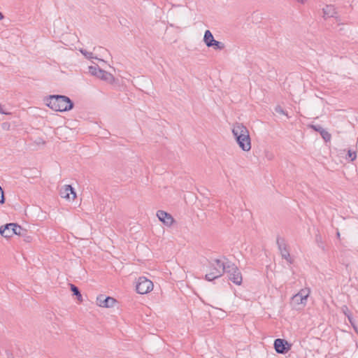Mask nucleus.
<instances>
[{
  "mask_svg": "<svg viewBox=\"0 0 358 358\" xmlns=\"http://www.w3.org/2000/svg\"><path fill=\"white\" fill-rule=\"evenodd\" d=\"M320 236H316V241L318 242L320 241Z\"/></svg>",
  "mask_w": 358,
  "mask_h": 358,
  "instance_id": "obj_27",
  "label": "nucleus"
},
{
  "mask_svg": "<svg viewBox=\"0 0 358 358\" xmlns=\"http://www.w3.org/2000/svg\"><path fill=\"white\" fill-rule=\"evenodd\" d=\"M275 111L278 114L287 115L286 112L282 109V108L280 106H277L275 108Z\"/></svg>",
  "mask_w": 358,
  "mask_h": 358,
  "instance_id": "obj_21",
  "label": "nucleus"
},
{
  "mask_svg": "<svg viewBox=\"0 0 358 358\" xmlns=\"http://www.w3.org/2000/svg\"><path fill=\"white\" fill-rule=\"evenodd\" d=\"M3 18H4L3 15L2 14V13L0 12V20H3Z\"/></svg>",
  "mask_w": 358,
  "mask_h": 358,
  "instance_id": "obj_26",
  "label": "nucleus"
},
{
  "mask_svg": "<svg viewBox=\"0 0 358 358\" xmlns=\"http://www.w3.org/2000/svg\"><path fill=\"white\" fill-rule=\"evenodd\" d=\"M310 127L313 129L315 131H318L320 134L324 129L320 125H310Z\"/></svg>",
  "mask_w": 358,
  "mask_h": 358,
  "instance_id": "obj_22",
  "label": "nucleus"
},
{
  "mask_svg": "<svg viewBox=\"0 0 358 358\" xmlns=\"http://www.w3.org/2000/svg\"><path fill=\"white\" fill-rule=\"evenodd\" d=\"M320 135L325 142H329L331 141V135L325 129H323L321 131Z\"/></svg>",
  "mask_w": 358,
  "mask_h": 358,
  "instance_id": "obj_17",
  "label": "nucleus"
},
{
  "mask_svg": "<svg viewBox=\"0 0 358 358\" xmlns=\"http://www.w3.org/2000/svg\"><path fill=\"white\" fill-rule=\"evenodd\" d=\"M298 2L303 3V0H296Z\"/></svg>",
  "mask_w": 358,
  "mask_h": 358,
  "instance_id": "obj_30",
  "label": "nucleus"
},
{
  "mask_svg": "<svg viewBox=\"0 0 358 358\" xmlns=\"http://www.w3.org/2000/svg\"><path fill=\"white\" fill-rule=\"evenodd\" d=\"M45 101L46 106L55 111H69L74 106L70 98L64 95H50L45 98Z\"/></svg>",
  "mask_w": 358,
  "mask_h": 358,
  "instance_id": "obj_1",
  "label": "nucleus"
},
{
  "mask_svg": "<svg viewBox=\"0 0 358 358\" xmlns=\"http://www.w3.org/2000/svg\"><path fill=\"white\" fill-rule=\"evenodd\" d=\"M80 52L87 59L94 58L92 52L81 49Z\"/></svg>",
  "mask_w": 358,
  "mask_h": 358,
  "instance_id": "obj_20",
  "label": "nucleus"
},
{
  "mask_svg": "<svg viewBox=\"0 0 358 358\" xmlns=\"http://www.w3.org/2000/svg\"><path fill=\"white\" fill-rule=\"evenodd\" d=\"M27 231L15 223L6 224L0 228V234L5 238H10L13 235L25 236Z\"/></svg>",
  "mask_w": 358,
  "mask_h": 358,
  "instance_id": "obj_4",
  "label": "nucleus"
},
{
  "mask_svg": "<svg viewBox=\"0 0 358 358\" xmlns=\"http://www.w3.org/2000/svg\"><path fill=\"white\" fill-rule=\"evenodd\" d=\"M0 113L8 114V112L3 109V106L1 104H0Z\"/></svg>",
  "mask_w": 358,
  "mask_h": 358,
  "instance_id": "obj_24",
  "label": "nucleus"
},
{
  "mask_svg": "<svg viewBox=\"0 0 358 358\" xmlns=\"http://www.w3.org/2000/svg\"><path fill=\"white\" fill-rule=\"evenodd\" d=\"M228 265V261L227 262H222L221 260L215 259L209 262V273L205 275V279L208 281H213L221 277L224 273H226L227 266Z\"/></svg>",
  "mask_w": 358,
  "mask_h": 358,
  "instance_id": "obj_3",
  "label": "nucleus"
},
{
  "mask_svg": "<svg viewBox=\"0 0 358 358\" xmlns=\"http://www.w3.org/2000/svg\"><path fill=\"white\" fill-rule=\"evenodd\" d=\"M290 347L285 339L277 338L274 341V348L278 353L285 354L290 350Z\"/></svg>",
  "mask_w": 358,
  "mask_h": 358,
  "instance_id": "obj_9",
  "label": "nucleus"
},
{
  "mask_svg": "<svg viewBox=\"0 0 358 358\" xmlns=\"http://www.w3.org/2000/svg\"><path fill=\"white\" fill-rule=\"evenodd\" d=\"M29 239H30V237H29V236H26V241H29Z\"/></svg>",
  "mask_w": 358,
  "mask_h": 358,
  "instance_id": "obj_28",
  "label": "nucleus"
},
{
  "mask_svg": "<svg viewBox=\"0 0 358 358\" xmlns=\"http://www.w3.org/2000/svg\"><path fill=\"white\" fill-rule=\"evenodd\" d=\"M89 73L109 83H113L115 80L111 73L100 69L98 65L89 66Z\"/></svg>",
  "mask_w": 358,
  "mask_h": 358,
  "instance_id": "obj_6",
  "label": "nucleus"
},
{
  "mask_svg": "<svg viewBox=\"0 0 358 358\" xmlns=\"http://www.w3.org/2000/svg\"><path fill=\"white\" fill-rule=\"evenodd\" d=\"M324 16L326 17H334L336 14L335 8L331 5H327L323 8Z\"/></svg>",
  "mask_w": 358,
  "mask_h": 358,
  "instance_id": "obj_14",
  "label": "nucleus"
},
{
  "mask_svg": "<svg viewBox=\"0 0 358 358\" xmlns=\"http://www.w3.org/2000/svg\"><path fill=\"white\" fill-rule=\"evenodd\" d=\"M116 300L110 296L105 297L103 295H99L96 298V303L103 308H110L113 307Z\"/></svg>",
  "mask_w": 358,
  "mask_h": 358,
  "instance_id": "obj_11",
  "label": "nucleus"
},
{
  "mask_svg": "<svg viewBox=\"0 0 358 358\" xmlns=\"http://www.w3.org/2000/svg\"><path fill=\"white\" fill-rule=\"evenodd\" d=\"M232 134L237 144L243 151H249L251 149V139L245 126L242 123H235L233 125Z\"/></svg>",
  "mask_w": 358,
  "mask_h": 358,
  "instance_id": "obj_2",
  "label": "nucleus"
},
{
  "mask_svg": "<svg viewBox=\"0 0 358 358\" xmlns=\"http://www.w3.org/2000/svg\"><path fill=\"white\" fill-rule=\"evenodd\" d=\"M348 155L351 159V161H354L357 157L356 153L352 152L351 150L348 151Z\"/></svg>",
  "mask_w": 358,
  "mask_h": 358,
  "instance_id": "obj_23",
  "label": "nucleus"
},
{
  "mask_svg": "<svg viewBox=\"0 0 358 358\" xmlns=\"http://www.w3.org/2000/svg\"><path fill=\"white\" fill-rule=\"evenodd\" d=\"M59 194L62 198L69 200H70L71 199L74 200V199L76 197V193L74 191V189L70 185H66L64 187H62L60 189Z\"/></svg>",
  "mask_w": 358,
  "mask_h": 358,
  "instance_id": "obj_10",
  "label": "nucleus"
},
{
  "mask_svg": "<svg viewBox=\"0 0 358 358\" xmlns=\"http://www.w3.org/2000/svg\"><path fill=\"white\" fill-rule=\"evenodd\" d=\"M157 216L162 222L168 227L171 226L174 222V219L171 214L162 210L157 212Z\"/></svg>",
  "mask_w": 358,
  "mask_h": 358,
  "instance_id": "obj_12",
  "label": "nucleus"
},
{
  "mask_svg": "<svg viewBox=\"0 0 358 358\" xmlns=\"http://www.w3.org/2000/svg\"><path fill=\"white\" fill-rule=\"evenodd\" d=\"M336 235H337V237H338V238H339V237H340V233H339V231H338V232H337Z\"/></svg>",
  "mask_w": 358,
  "mask_h": 358,
  "instance_id": "obj_29",
  "label": "nucleus"
},
{
  "mask_svg": "<svg viewBox=\"0 0 358 358\" xmlns=\"http://www.w3.org/2000/svg\"><path fill=\"white\" fill-rule=\"evenodd\" d=\"M153 289V283L144 276L139 277L136 285V290L140 294H145Z\"/></svg>",
  "mask_w": 358,
  "mask_h": 358,
  "instance_id": "obj_7",
  "label": "nucleus"
},
{
  "mask_svg": "<svg viewBox=\"0 0 358 358\" xmlns=\"http://www.w3.org/2000/svg\"><path fill=\"white\" fill-rule=\"evenodd\" d=\"M215 40L211 31L210 30H206L203 36V42L205 43L206 45L208 48H210L211 45L215 42Z\"/></svg>",
  "mask_w": 358,
  "mask_h": 358,
  "instance_id": "obj_13",
  "label": "nucleus"
},
{
  "mask_svg": "<svg viewBox=\"0 0 358 358\" xmlns=\"http://www.w3.org/2000/svg\"><path fill=\"white\" fill-rule=\"evenodd\" d=\"M211 47H213L215 50H222L225 48V45L222 42L215 40V42L211 45Z\"/></svg>",
  "mask_w": 358,
  "mask_h": 358,
  "instance_id": "obj_16",
  "label": "nucleus"
},
{
  "mask_svg": "<svg viewBox=\"0 0 358 358\" xmlns=\"http://www.w3.org/2000/svg\"><path fill=\"white\" fill-rule=\"evenodd\" d=\"M276 243L278 245V250H280L282 257L283 259H286V261L287 262H289V264H292L293 260L291 258V256H290L289 252L287 249V245L285 243V239L278 237Z\"/></svg>",
  "mask_w": 358,
  "mask_h": 358,
  "instance_id": "obj_8",
  "label": "nucleus"
},
{
  "mask_svg": "<svg viewBox=\"0 0 358 358\" xmlns=\"http://www.w3.org/2000/svg\"><path fill=\"white\" fill-rule=\"evenodd\" d=\"M70 287L71 291L73 292V294L76 296V298L79 301H83V297L78 287L73 284H70Z\"/></svg>",
  "mask_w": 358,
  "mask_h": 358,
  "instance_id": "obj_15",
  "label": "nucleus"
},
{
  "mask_svg": "<svg viewBox=\"0 0 358 358\" xmlns=\"http://www.w3.org/2000/svg\"><path fill=\"white\" fill-rule=\"evenodd\" d=\"M343 313H345V315H346L348 316V317L350 319V316L347 314V310H348V307L344 306L343 308Z\"/></svg>",
  "mask_w": 358,
  "mask_h": 358,
  "instance_id": "obj_25",
  "label": "nucleus"
},
{
  "mask_svg": "<svg viewBox=\"0 0 358 358\" xmlns=\"http://www.w3.org/2000/svg\"><path fill=\"white\" fill-rule=\"evenodd\" d=\"M226 273L228 275L229 280L232 282L237 285H241L243 281L242 274L235 264L228 261Z\"/></svg>",
  "mask_w": 358,
  "mask_h": 358,
  "instance_id": "obj_5",
  "label": "nucleus"
},
{
  "mask_svg": "<svg viewBox=\"0 0 358 358\" xmlns=\"http://www.w3.org/2000/svg\"><path fill=\"white\" fill-rule=\"evenodd\" d=\"M310 294L309 289H301L297 294L303 299V301H307V298Z\"/></svg>",
  "mask_w": 358,
  "mask_h": 358,
  "instance_id": "obj_19",
  "label": "nucleus"
},
{
  "mask_svg": "<svg viewBox=\"0 0 358 358\" xmlns=\"http://www.w3.org/2000/svg\"><path fill=\"white\" fill-rule=\"evenodd\" d=\"M292 301L296 304H306V301H303V299H302L299 294H295L292 297Z\"/></svg>",
  "mask_w": 358,
  "mask_h": 358,
  "instance_id": "obj_18",
  "label": "nucleus"
}]
</instances>
